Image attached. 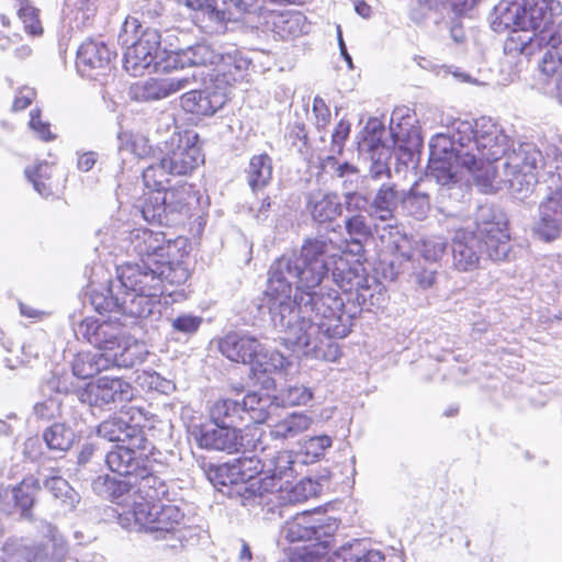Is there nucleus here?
<instances>
[{"label": "nucleus", "mask_w": 562, "mask_h": 562, "mask_svg": "<svg viewBox=\"0 0 562 562\" xmlns=\"http://www.w3.org/2000/svg\"><path fill=\"white\" fill-rule=\"evenodd\" d=\"M301 265L283 255L270 267L266 296L271 322L283 333L280 337L286 349L306 348L310 330L315 324L328 338L346 337L352 326L357 306L346 310L338 291L301 284Z\"/></svg>", "instance_id": "nucleus-1"}, {"label": "nucleus", "mask_w": 562, "mask_h": 562, "mask_svg": "<svg viewBox=\"0 0 562 562\" xmlns=\"http://www.w3.org/2000/svg\"><path fill=\"white\" fill-rule=\"evenodd\" d=\"M97 236L100 239L97 251L102 248V251L108 250L110 255L124 252L140 259V263H125L120 268H138L147 277L146 281L142 280L143 286L159 300L166 291V284L179 285L189 278V271L182 263L170 259L176 241L167 239L160 231H130L121 220L111 218L98 231Z\"/></svg>", "instance_id": "nucleus-2"}, {"label": "nucleus", "mask_w": 562, "mask_h": 562, "mask_svg": "<svg viewBox=\"0 0 562 562\" xmlns=\"http://www.w3.org/2000/svg\"><path fill=\"white\" fill-rule=\"evenodd\" d=\"M561 13L548 9L547 0H501L491 27L496 33L509 32L505 50L529 55L535 45H546L562 52V20L554 23Z\"/></svg>", "instance_id": "nucleus-3"}, {"label": "nucleus", "mask_w": 562, "mask_h": 562, "mask_svg": "<svg viewBox=\"0 0 562 562\" xmlns=\"http://www.w3.org/2000/svg\"><path fill=\"white\" fill-rule=\"evenodd\" d=\"M346 250L325 234L306 237L299 251L289 256L301 265V284L305 288L319 286L325 280H331L348 294L352 301L355 294L370 276L357 260L349 262L344 256Z\"/></svg>", "instance_id": "nucleus-4"}, {"label": "nucleus", "mask_w": 562, "mask_h": 562, "mask_svg": "<svg viewBox=\"0 0 562 562\" xmlns=\"http://www.w3.org/2000/svg\"><path fill=\"white\" fill-rule=\"evenodd\" d=\"M456 130L463 148L459 154L461 167L472 175L481 192L496 190L494 162L507 154L513 139L498 123L485 116L474 121L458 120Z\"/></svg>", "instance_id": "nucleus-5"}, {"label": "nucleus", "mask_w": 562, "mask_h": 562, "mask_svg": "<svg viewBox=\"0 0 562 562\" xmlns=\"http://www.w3.org/2000/svg\"><path fill=\"white\" fill-rule=\"evenodd\" d=\"M506 215L492 205L479 207L475 232L458 229L452 239V259L457 270L468 272L480 265L481 249L492 260H504L510 250Z\"/></svg>", "instance_id": "nucleus-6"}, {"label": "nucleus", "mask_w": 562, "mask_h": 562, "mask_svg": "<svg viewBox=\"0 0 562 562\" xmlns=\"http://www.w3.org/2000/svg\"><path fill=\"white\" fill-rule=\"evenodd\" d=\"M146 278L138 268H119V284L93 290L92 306L100 315L108 314L111 325L120 322V316L137 319L153 315L160 300L143 286Z\"/></svg>", "instance_id": "nucleus-7"}, {"label": "nucleus", "mask_w": 562, "mask_h": 562, "mask_svg": "<svg viewBox=\"0 0 562 562\" xmlns=\"http://www.w3.org/2000/svg\"><path fill=\"white\" fill-rule=\"evenodd\" d=\"M119 522L123 528L148 532L155 540L165 541V546L173 550L184 547L195 535V530L188 526L182 510L171 504L134 501V509L120 513Z\"/></svg>", "instance_id": "nucleus-8"}, {"label": "nucleus", "mask_w": 562, "mask_h": 562, "mask_svg": "<svg viewBox=\"0 0 562 562\" xmlns=\"http://www.w3.org/2000/svg\"><path fill=\"white\" fill-rule=\"evenodd\" d=\"M169 167L162 158L143 170V180L154 192L148 194L142 206L143 218L151 224L173 226L182 222L187 211V194L183 190H168Z\"/></svg>", "instance_id": "nucleus-9"}, {"label": "nucleus", "mask_w": 562, "mask_h": 562, "mask_svg": "<svg viewBox=\"0 0 562 562\" xmlns=\"http://www.w3.org/2000/svg\"><path fill=\"white\" fill-rule=\"evenodd\" d=\"M448 125L447 134L435 135L429 143V177L439 186L436 203L442 210L448 200L457 199L461 192L457 177V168L461 167L460 156L462 146L457 139V121Z\"/></svg>", "instance_id": "nucleus-10"}, {"label": "nucleus", "mask_w": 562, "mask_h": 562, "mask_svg": "<svg viewBox=\"0 0 562 562\" xmlns=\"http://www.w3.org/2000/svg\"><path fill=\"white\" fill-rule=\"evenodd\" d=\"M504 158L499 183L518 198L527 196L538 180V168L543 161L541 151L532 143H519L517 147L513 143Z\"/></svg>", "instance_id": "nucleus-11"}, {"label": "nucleus", "mask_w": 562, "mask_h": 562, "mask_svg": "<svg viewBox=\"0 0 562 562\" xmlns=\"http://www.w3.org/2000/svg\"><path fill=\"white\" fill-rule=\"evenodd\" d=\"M40 532L45 543L29 544L23 539H8L1 549L2 562H42L45 560L61 561L68 547L57 528L49 522H41Z\"/></svg>", "instance_id": "nucleus-12"}, {"label": "nucleus", "mask_w": 562, "mask_h": 562, "mask_svg": "<svg viewBox=\"0 0 562 562\" xmlns=\"http://www.w3.org/2000/svg\"><path fill=\"white\" fill-rule=\"evenodd\" d=\"M176 59L180 68L215 66L217 75L229 76L234 80L235 75L246 70L249 64L236 48L220 52L206 42L184 47Z\"/></svg>", "instance_id": "nucleus-13"}, {"label": "nucleus", "mask_w": 562, "mask_h": 562, "mask_svg": "<svg viewBox=\"0 0 562 562\" xmlns=\"http://www.w3.org/2000/svg\"><path fill=\"white\" fill-rule=\"evenodd\" d=\"M293 456L290 451H280L271 460L270 475H265L260 481H256L246 488L245 497L249 502L256 503L267 512H274L281 505L283 497V479L292 476Z\"/></svg>", "instance_id": "nucleus-14"}, {"label": "nucleus", "mask_w": 562, "mask_h": 562, "mask_svg": "<svg viewBox=\"0 0 562 562\" xmlns=\"http://www.w3.org/2000/svg\"><path fill=\"white\" fill-rule=\"evenodd\" d=\"M199 135L193 131L178 132L173 125L170 137L161 143V158L173 176H187L203 161L198 144Z\"/></svg>", "instance_id": "nucleus-15"}, {"label": "nucleus", "mask_w": 562, "mask_h": 562, "mask_svg": "<svg viewBox=\"0 0 562 562\" xmlns=\"http://www.w3.org/2000/svg\"><path fill=\"white\" fill-rule=\"evenodd\" d=\"M262 430L257 427H247L241 434L236 428L224 425L204 426L201 429L199 443L202 448L210 450L227 451L228 453L254 452L258 449L263 450L260 437Z\"/></svg>", "instance_id": "nucleus-16"}, {"label": "nucleus", "mask_w": 562, "mask_h": 562, "mask_svg": "<svg viewBox=\"0 0 562 562\" xmlns=\"http://www.w3.org/2000/svg\"><path fill=\"white\" fill-rule=\"evenodd\" d=\"M139 29H142V24L138 19L128 16L125 19L119 34V42L126 47L124 54L125 70L134 77L142 76L146 69L150 68L154 71H164V64L158 63L157 59L159 55H151V53L144 50L143 44L136 41Z\"/></svg>", "instance_id": "nucleus-17"}, {"label": "nucleus", "mask_w": 562, "mask_h": 562, "mask_svg": "<svg viewBox=\"0 0 562 562\" xmlns=\"http://www.w3.org/2000/svg\"><path fill=\"white\" fill-rule=\"evenodd\" d=\"M139 29H142V24L138 19L128 16L125 19L119 34V42L126 47L124 54L125 70L134 77L142 76L146 69L150 68L154 71H164V64L158 63L157 59L159 55H151V53L144 50L143 44L136 41Z\"/></svg>", "instance_id": "nucleus-18"}, {"label": "nucleus", "mask_w": 562, "mask_h": 562, "mask_svg": "<svg viewBox=\"0 0 562 562\" xmlns=\"http://www.w3.org/2000/svg\"><path fill=\"white\" fill-rule=\"evenodd\" d=\"M338 529L336 519L322 514L303 512L286 521L282 533L290 542L311 541L321 543L334 537Z\"/></svg>", "instance_id": "nucleus-19"}, {"label": "nucleus", "mask_w": 562, "mask_h": 562, "mask_svg": "<svg viewBox=\"0 0 562 562\" xmlns=\"http://www.w3.org/2000/svg\"><path fill=\"white\" fill-rule=\"evenodd\" d=\"M228 359H241L248 366L249 378L265 390L276 386L273 374L288 373L292 366L284 353H228Z\"/></svg>", "instance_id": "nucleus-20"}, {"label": "nucleus", "mask_w": 562, "mask_h": 562, "mask_svg": "<svg viewBox=\"0 0 562 562\" xmlns=\"http://www.w3.org/2000/svg\"><path fill=\"white\" fill-rule=\"evenodd\" d=\"M133 398L131 384L120 378H99L79 392V400L95 407H109Z\"/></svg>", "instance_id": "nucleus-21"}, {"label": "nucleus", "mask_w": 562, "mask_h": 562, "mask_svg": "<svg viewBox=\"0 0 562 562\" xmlns=\"http://www.w3.org/2000/svg\"><path fill=\"white\" fill-rule=\"evenodd\" d=\"M77 338H82L91 346L99 349V351H113L115 348H121L122 351H128L131 348H140L138 341L135 339L133 344L128 338H125L116 328L109 322L99 321L87 317L80 322L75 329Z\"/></svg>", "instance_id": "nucleus-22"}, {"label": "nucleus", "mask_w": 562, "mask_h": 562, "mask_svg": "<svg viewBox=\"0 0 562 562\" xmlns=\"http://www.w3.org/2000/svg\"><path fill=\"white\" fill-rule=\"evenodd\" d=\"M97 432L108 441L132 445L136 448L151 447L144 429L135 423V418L130 414V411L121 412L119 415L102 422Z\"/></svg>", "instance_id": "nucleus-23"}, {"label": "nucleus", "mask_w": 562, "mask_h": 562, "mask_svg": "<svg viewBox=\"0 0 562 562\" xmlns=\"http://www.w3.org/2000/svg\"><path fill=\"white\" fill-rule=\"evenodd\" d=\"M262 0H187L193 10H201L211 21L225 23L237 21L245 13H255L261 9Z\"/></svg>", "instance_id": "nucleus-24"}, {"label": "nucleus", "mask_w": 562, "mask_h": 562, "mask_svg": "<svg viewBox=\"0 0 562 562\" xmlns=\"http://www.w3.org/2000/svg\"><path fill=\"white\" fill-rule=\"evenodd\" d=\"M115 53L109 46L99 40H87L77 52V69L81 76L97 79L101 74L111 69L112 58Z\"/></svg>", "instance_id": "nucleus-25"}, {"label": "nucleus", "mask_w": 562, "mask_h": 562, "mask_svg": "<svg viewBox=\"0 0 562 562\" xmlns=\"http://www.w3.org/2000/svg\"><path fill=\"white\" fill-rule=\"evenodd\" d=\"M227 101L225 88L209 85L202 90H190L182 94L181 106L186 112L212 116L221 110Z\"/></svg>", "instance_id": "nucleus-26"}, {"label": "nucleus", "mask_w": 562, "mask_h": 562, "mask_svg": "<svg viewBox=\"0 0 562 562\" xmlns=\"http://www.w3.org/2000/svg\"><path fill=\"white\" fill-rule=\"evenodd\" d=\"M126 353H74L71 369L79 379H89L110 368H131L133 360L124 358Z\"/></svg>", "instance_id": "nucleus-27"}, {"label": "nucleus", "mask_w": 562, "mask_h": 562, "mask_svg": "<svg viewBox=\"0 0 562 562\" xmlns=\"http://www.w3.org/2000/svg\"><path fill=\"white\" fill-rule=\"evenodd\" d=\"M533 235L540 240L550 243L562 233V202L547 193L539 204V218L532 227Z\"/></svg>", "instance_id": "nucleus-28"}, {"label": "nucleus", "mask_w": 562, "mask_h": 562, "mask_svg": "<svg viewBox=\"0 0 562 562\" xmlns=\"http://www.w3.org/2000/svg\"><path fill=\"white\" fill-rule=\"evenodd\" d=\"M134 476H124L116 479L110 475H100L92 482V490L100 496L110 499L117 505L125 507L132 506L134 509V501H137L134 491Z\"/></svg>", "instance_id": "nucleus-29"}, {"label": "nucleus", "mask_w": 562, "mask_h": 562, "mask_svg": "<svg viewBox=\"0 0 562 562\" xmlns=\"http://www.w3.org/2000/svg\"><path fill=\"white\" fill-rule=\"evenodd\" d=\"M41 488V481L34 476L25 477L18 486L12 490H0V510L7 514L12 512V508L18 507L21 514L27 517L30 510L35 502V495Z\"/></svg>", "instance_id": "nucleus-30"}, {"label": "nucleus", "mask_w": 562, "mask_h": 562, "mask_svg": "<svg viewBox=\"0 0 562 562\" xmlns=\"http://www.w3.org/2000/svg\"><path fill=\"white\" fill-rule=\"evenodd\" d=\"M305 209L318 224L330 223L342 214L338 194L322 189L312 190L306 194Z\"/></svg>", "instance_id": "nucleus-31"}, {"label": "nucleus", "mask_w": 562, "mask_h": 562, "mask_svg": "<svg viewBox=\"0 0 562 562\" xmlns=\"http://www.w3.org/2000/svg\"><path fill=\"white\" fill-rule=\"evenodd\" d=\"M148 448H136L132 445H116L114 449L109 451L105 462L109 469L122 476H135L136 472L145 465L143 454L149 451Z\"/></svg>", "instance_id": "nucleus-32"}, {"label": "nucleus", "mask_w": 562, "mask_h": 562, "mask_svg": "<svg viewBox=\"0 0 562 562\" xmlns=\"http://www.w3.org/2000/svg\"><path fill=\"white\" fill-rule=\"evenodd\" d=\"M344 228L348 236L346 248L349 254L362 257L364 254L363 241L373 236V223L371 224L363 214H351L344 221Z\"/></svg>", "instance_id": "nucleus-33"}, {"label": "nucleus", "mask_w": 562, "mask_h": 562, "mask_svg": "<svg viewBox=\"0 0 562 562\" xmlns=\"http://www.w3.org/2000/svg\"><path fill=\"white\" fill-rule=\"evenodd\" d=\"M384 555L373 549L368 548V543L361 539H353L344 543L324 562H383Z\"/></svg>", "instance_id": "nucleus-34"}, {"label": "nucleus", "mask_w": 562, "mask_h": 562, "mask_svg": "<svg viewBox=\"0 0 562 562\" xmlns=\"http://www.w3.org/2000/svg\"><path fill=\"white\" fill-rule=\"evenodd\" d=\"M321 169L331 178L340 180L342 193L358 190L361 184L359 169L347 161H339L335 156H326L321 160Z\"/></svg>", "instance_id": "nucleus-35"}, {"label": "nucleus", "mask_w": 562, "mask_h": 562, "mask_svg": "<svg viewBox=\"0 0 562 562\" xmlns=\"http://www.w3.org/2000/svg\"><path fill=\"white\" fill-rule=\"evenodd\" d=\"M402 195L393 183H383L370 203L369 217L371 221H393L394 212Z\"/></svg>", "instance_id": "nucleus-36"}, {"label": "nucleus", "mask_w": 562, "mask_h": 562, "mask_svg": "<svg viewBox=\"0 0 562 562\" xmlns=\"http://www.w3.org/2000/svg\"><path fill=\"white\" fill-rule=\"evenodd\" d=\"M134 491L138 502L158 501L168 496V487L164 480L148 470L145 464L134 476Z\"/></svg>", "instance_id": "nucleus-37"}, {"label": "nucleus", "mask_w": 562, "mask_h": 562, "mask_svg": "<svg viewBox=\"0 0 562 562\" xmlns=\"http://www.w3.org/2000/svg\"><path fill=\"white\" fill-rule=\"evenodd\" d=\"M313 419L305 413H290L270 426V436L277 440H290L305 432Z\"/></svg>", "instance_id": "nucleus-38"}, {"label": "nucleus", "mask_w": 562, "mask_h": 562, "mask_svg": "<svg viewBox=\"0 0 562 562\" xmlns=\"http://www.w3.org/2000/svg\"><path fill=\"white\" fill-rule=\"evenodd\" d=\"M194 77L172 76L162 79H149L143 86V97L148 100H160L168 98L192 85Z\"/></svg>", "instance_id": "nucleus-39"}, {"label": "nucleus", "mask_w": 562, "mask_h": 562, "mask_svg": "<svg viewBox=\"0 0 562 562\" xmlns=\"http://www.w3.org/2000/svg\"><path fill=\"white\" fill-rule=\"evenodd\" d=\"M267 339L246 330L227 333L216 341L218 351H259L268 350Z\"/></svg>", "instance_id": "nucleus-40"}, {"label": "nucleus", "mask_w": 562, "mask_h": 562, "mask_svg": "<svg viewBox=\"0 0 562 562\" xmlns=\"http://www.w3.org/2000/svg\"><path fill=\"white\" fill-rule=\"evenodd\" d=\"M243 452L244 454L241 457L233 460L241 482V486L237 490V492L243 497L245 505L258 506L256 503L247 501L245 494L246 488L249 487L251 483L260 481L262 479H256V475L262 472L265 465L261 463V460L255 454L247 456V452H245L244 450Z\"/></svg>", "instance_id": "nucleus-41"}, {"label": "nucleus", "mask_w": 562, "mask_h": 562, "mask_svg": "<svg viewBox=\"0 0 562 562\" xmlns=\"http://www.w3.org/2000/svg\"><path fill=\"white\" fill-rule=\"evenodd\" d=\"M272 170V158L268 154L254 155L250 158L246 178L252 192H257L270 183Z\"/></svg>", "instance_id": "nucleus-42"}, {"label": "nucleus", "mask_w": 562, "mask_h": 562, "mask_svg": "<svg viewBox=\"0 0 562 562\" xmlns=\"http://www.w3.org/2000/svg\"><path fill=\"white\" fill-rule=\"evenodd\" d=\"M270 16L276 29V33L281 37H295L310 31V24L301 12H272Z\"/></svg>", "instance_id": "nucleus-43"}, {"label": "nucleus", "mask_w": 562, "mask_h": 562, "mask_svg": "<svg viewBox=\"0 0 562 562\" xmlns=\"http://www.w3.org/2000/svg\"><path fill=\"white\" fill-rule=\"evenodd\" d=\"M210 415L216 425L236 428L238 425L245 424L243 407L239 406V401L236 400L216 401L211 407Z\"/></svg>", "instance_id": "nucleus-44"}, {"label": "nucleus", "mask_w": 562, "mask_h": 562, "mask_svg": "<svg viewBox=\"0 0 562 562\" xmlns=\"http://www.w3.org/2000/svg\"><path fill=\"white\" fill-rule=\"evenodd\" d=\"M272 400L269 396H261L258 393L251 392L244 396L239 402L243 407V416L245 424H262L270 415V407Z\"/></svg>", "instance_id": "nucleus-45"}, {"label": "nucleus", "mask_w": 562, "mask_h": 562, "mask_svg": "<svg viewBox=\"0 0 562 562\" xmlns=\"http://www.w3.org/2000/svg\"><path fill=\"white\" fill-rule=\"evenodd\" d=\"M385 301L386 291L374 277H371L370 281L366 282L355 294V297H352V302L357 303L359 311L380 308L384 305Z\"/></svg>", "instance_id": "nucleus-46"}, {"label": "nucleus", "mask_w": 562, "mask_h": 562, "mask_svg": "<svg viewBox=\"0 0 562 562\" xmlns=\"http://www.w3.org/2000/svg\"><path fill=\"white\" fill-rule=\"evenodd\" d=\"M401 204L407 215L418 221L426 218L430 211L429 194L420 191L418 183L402 194Z\"/></svg>", "instance_id": "nucleus-47"}, {"label": "nucleus", "mask_w": 562, "mask_h": 562, "mask_svg": "<svg viewBox=\"0 0 562 562\" xmlns=\"http://www.w3.org/2000/svg\"><path fill=\"white\" fill-rule=\"evenodd\" d=\"M43 486L55 499L60 502L65 512L72 510L79 502L77 492L61 476L46 477L43 481Z\"/></svg>", "instance_id": "nucleus-48"}, {"label": "nucleus", "mask_w": 562, "mask_h": 562, "mask_svg": "<svg viewBox=\"0 0 562 562\" xmlns=\"http://www.w3.org/2000/svg\"><path fill=\"white\" fill-rule=\"evenodd\" d=\"M43 439L49 450L65 452L72 446L75 434L65 424L55 423L44 431Z\"/></svg>", "instance_id": "nucleus-49"}, {"label": "nucleus", "mask_w": 562, "mask_h": 562, "mask_svg": "<svg viewBox=\"0 0 562 562\" xmlns=\"http://www.w3.org/2000/svg\"><path fill=\"white\" fill-rule=\"evenodd\" d=\"M207 477L214 487L221 490L223 486L241 485L240 476L234 464V461L226 462L216 467H211L207 471Z\"/></svg>", "instance_id": "nucleus-50"}, {"label": "nucleus", "mask_w": 562, "mask_h": 562, "mask_svg": "<svg viewBox=\"0 0 562 562\" xmlns=\"http://www.w3.org/2000/svg\"><path fill=\"white\" fill-rule=\"evenodd\" d=\"M313 398V391L304 385H289L274 396L282 406H304Z\"/></svg>", "instance_id": "nucleus-51"}, {"label": "nucleus", "mask_w": 562, "mask_h": 562, "mask_svg": "<svg viewBox=\"0 0 562 562\" xmlns=\"http://www.w3.org/2000/svg\"><path fill=\"white\" fill-rule=\"evenodd\" d=\"M160 52L164 59V71L178 68V53L184 47H180L179 40L176 35V31H166L164 34L160 33Z\"/></svg>", "instance_id": "nucleus-52"}, {"label": "nucleus", "mask_w": 562, "mask_h": 562, "mask_svg": "<svg viewBox=\"0 0 562 562\" xmlns=\"http://www.w3.org/2000/svg\"><path fill=\"white\" fill-rule=\"evenodd\" d=\"M319 491V484L312 479H303L299 481L295 485L289 487H283V499L281 504L284 502L290 503H302L308 499L310 497L315 496Z\"/></svg>", "instance_id": "nucleus-53"}, {"label": "nucleus", "mask_w": 562, "mask_h": 562, "mask_svg": "<svg viewBox=\"0 0 562 562\" xmlns=\"http://www.w3.org/2000/svg\"><path fill=\"white\" fill-rule=\"evenodd\" d=\"M328 546L329 541L324 540L321 543L293 548L289 552L294 562H322Z\"/></svg>", "instance_id": "nucleus-54"}, {"label": "nucleus", "mask_w": 562, "mask_h": 562, "mask_svg": "<svg viewBox=\"0 0 562 562\" xmlns=\"http://www.w3.org/2000/svg\"><path fill=\"white\" fill-rule=\"evenodd\" d=\"M18 13L24 24V29L31 35H40L43 27L38 20L37 9H35L27 0H16Z\"/></svg>", "instance_id": "nucleus-55"}, {"label": "nucleus", "mask_w": 562, "mask_h": 562, "mask_svg": "<svg viewBox=\"0 0 562 562\" xmlns=\"http://www.w3.org/2000/svg\"><path fill=\"white\" fill-rule=\"evenodd\" d=\"M49 168L50 167L46 161H42L33 169H25V176L33 183L35 191L45 198L52 194L50 187L43 181V179L49 178Z\"/></svg>", "instance_id": "nucleus-56"}, {"label": "nucleus", "mask_w": 562, "mask_h": 562, "mask_svg": "<svg viewBox=\"0 0 562 562\" xmlns=\"http://www.w3.org/2000/svg\"><path fill=\"white\" fill-rule=\"evenodd\" d=\"M539 67L543 75L552 78L557 77L554 80L557 83L562 74V52L548 47L541 58Z\"/></svg>", "instance_id": "nucleus-57"}, {"label": "nucleus", "mask_w": 562, "mask_h": 562, "mask_svg": "<svg viewBox=\"0 0 562 562\" xmlns=\"http://www.w3.org/2000/svg\"><path fill=\"white\" fill-rule=\"evenodd\" d=\"M373 222V235L382 241L389 245L396 244L401 236L400 226L396 223V218L393 216V221H372Z\"/></svg>", "instance_id": "nucleus-58"}, {"label": "nucleus", "mask_w": 562, "mask_h": 562, "mask_svg": "<svg viewBox=\"0 0 562 562\" xmlns=\"http://www.w3.org/2000/svg\"><path fill=\"white\" fill-rule=\"evenodd\" d=\"M136 41L143 44L144 50L151 53V55H159V58H157L158 63L164 64L162 53L160 52V32L158 30L150 27L139 29Z\"/></svg>", "instance_id": "nucleus-59"}, {"label": "nucleus", "mask_w": 562, "mask_h": 562, "mask_svg": "<svg viewBox=\"0 0 562 562\" xmlns=\"http://www.w3.org/2000/svg\"><path fill=\"white\" fill-rule=\"evenodd\" d=\"M548 194L562 202V159H557L554 166H547Z\"/></svg>", "instance_id": "nucleus-60"}, {"label": "nucleus", "mask_w": 562, "mask_h": 562, "mask_svg": "<svg viewBox=\"0 0 562 562\" xmlns=\"http://www.w3.org/2000/svg\"><path fill=\"white\" fill-rule=\"evenodd\" d=\"M446 248V240L442 237L435 236L423 241L420 254L426 260L437 261L442 257Z\"/></svg>", "instance_id": "nucleus-61"}, {"label": "nucleus", "mask_w": 562, "mask_h": 562, "mask_svg": "<svg viewBox=\"0 0 562 562\" xmlns=\"http://www.w3.org/2000/svg\"><path fill=\"white\" fill-rule=\"evenodd\" d=\"M344 204L348 213L351 214H362L368 210L369 199L367 195L359 193L358 190L342 193Z\"/></svg>", "instance_id": "nucleus-62"}, {"label": "nucleus", "mask_w": 562, "mask_h": 562, "mask_svg": "<svg viewBox=\"0 0 562 562\" xmlns=\"http://www.w3.org/2000/svg\"><path fill=\"white\" fill-rule=\"evenodd\" d=\"M34 414L40 419H54L60 415V402L55 397L46 398L35 404Z\"/></svg>", "instance_id": "nucleus-63"}, {"label": "nucleus", "mask_w": 562, "mask_h": 562, "mask_svg": "<svg viewBox=\"0 0 562 562\" xmlns=\"http://www.w3.org/2000/svg\"><path fill=\"white\" fill-rule=\"evenodd\" d=\"M29 125L42 140L49 142L55 138V135L50 132L49 123L41 120V112L38 109L31 111Z\"/></svg>", "instance_id": "nucleus-64"}]
</instances>
